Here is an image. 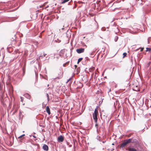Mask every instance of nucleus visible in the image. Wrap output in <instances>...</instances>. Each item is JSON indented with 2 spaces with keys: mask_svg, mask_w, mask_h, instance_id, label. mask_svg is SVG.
<instances>
[{
  "mask_svg": "<svg viewBox=\"0 0 151 151\" xmlns=\"http://www.w3.org/2000/svg\"><path fill=\"white\" fill-rule=\"evenodd\" d=\"M135 143L138 146H139V142L136 139H127L124 141V142L121 144L120 147L122 148L125 147L127 145L130 143Z\"/></svg>",
  "mask_w": 151,
  "mask_h": 151,
  "instance_id": "f257e3e1",
  "label": "nucleus"
},
{
  "mask_svg": "<svg viewBox=\"0 0 151 151\" xmlns=\"http://www.w3.org/2000/svg\"><path fill=\"white\" fill-rule=\"evenodd\" d=\"M98 114V108H96L94 110V113L93 114V119L95 121V122L96 123L97 122V115Z\"/></svg>",
  "mask_w": 151,
  "mask_h": 151,
  "instance_id": "f03ea898",
  "label": "nucleus"
},
{
  "mask_svg": "<svg viewBox=\"0 0 151 151\" xmlns=\"http://www.w3.org/2000/svg\"><path fill=\"white\" fill-rule=\"evenodd\" d=\"M64 139L63 136L60 135L58 137V141L59 142H63Z\"/></svg>",
  "mask_w": 151,
  "mask_h": 151,
  "instance_id": "7ed1b4c3",
  "label": "nucleus"
},
{
  "mask_svg": "<svg viewBox=\"0 0 151 151\" xmlns=\"http://www.w3.org/2000/svg\"><path fill=\"white\" fill-rule=\"evenodd\" d=\"M128 151H138L137 149L133 147H129L127 149Z\"/></svg>",
  "mask_w": 151,
  "mask_h": 151,
  "instance_id": "20e7f679",
  "label": "nucleus"
},
{
  "mask_svg": "<svg viewBox=\"0 0 151 151\" xmlns=\"http://www.w3.org/2000/svg\"><path fill=\"white\" fill-rule=\"evenodd\" d=\"M85 49L83 48H81L77 49L76 50L77 52L78 53H81L83 52L84 51Z\"/></svg>",
  "mask_w": 151,
  "mask_h": 151,
  "instance_id": "39448f33",
  "label": "nucleus"
},
{
  "mask_svg": "<svg viewBox=\"0 0 151 151\" xmlns=\"http://www.w3.org/2000/svg\"><path fill=\"white\" fill-rule=\"evenodd\" d=\"M43 149L44 150L47 151L48 150L49 148L47 145L45 144H44L43 146Z\"/></svg>",
  "mask_w": 151,
  "mask_h": 151,
  "instance_id": "423d86ee",
  "label": "nucleus"
},
{
  "mask_svg": "<svg viewBox=\"0 0 151 151\" xmlns=\"http://www.w3.org/2000/svg\"><path fill=\"white\" fill-rule=\"evenodd\" d=\"M46 111L47 112V113L50 115V109L48 106H47L46 107Z\"/></svg>",
  "mask_w": 151,
  "mask_h": 151,
  "instance_id": "0eeeda50",
  "label": "nucleus"
},
{
  "mask_svg": "<svg viewBox=\"0 0 151 151\" xmlns=\"http://www.w3.org/2000/svg\"><path fill=\"white\" fill-rule=\"evenodd\" d=\"M95 69V68L94 67H92L89 69V70L90 72H92L93 70H94Z\"/></svg>",
  "mask_w": 151,
  "mask_h": 151,
  "instance_id": "6e6552de",
  "label": "nucleus"
},
{
  "mask_svg": "<svg viewBox=\"0 0 151 151\" xmlns=\"http://www.w3.org/2000/svg\"><path fill=\"white\" fill-rule=\"evenodd\" d=\"M83 60L82 58H79L77 62V63L78 64Z\"/></svg>",
  "mask_w": 151,
  "mask_h": 151,
  "instance_id": "1a4fd4ad",
  "label": "nucleus"
},
{
  "mask_svg": "<svg viewBox=\"0 0 151 151\" xmlns=\"http://www.w3.org/2000/svg\"><path fill=\"white\" fill-rule=\"evenodd\" d=\"M127 55V54L126 52L124 53L123 54V58H124L125 57H126V56Z\"/></svg>",
  "mask_w": 151,
  "mask_h": 151,
  "instance_id": "9d476101",
  "label": "nucleus"
},
{
  "mask_svg": "<svg viewBox=\"0 0 151 151\" xmlns=\"http://www.w3.org/2000/svg\"><path fill=\"white\" fill-rule=\"evenodd\" d=\"M151 48H148V47H147L146 48V51H149V52H150L151 51Z\"/></svg>",
  "mask_w": 151,
  "mask_h": 151,
  "instance_id": "9b49d317",
  "label": "nucleus"
},
{
  "mask_svg": "<svg viewBox=\"0 0 151 151\" xmlns=\"http://www.w3.org/2000/svg\"><path fill=\"white\" fill-rule=\"evenodd\" d=\"M100 136H98L96 138L98 140H99L100 141H101L100 140Z\"/></svg>",
  "mask_w": 151,
  "mask_h": 151,
  "instance_id": "f8f14e48",
  "label": "nucleus"
},
{
  "mask_svg": "<svg viewBox=\"0 0 151 151\" xmlns=\"http://www.w3.org/2000/svg\"><path fill=\"white\" fill-rule=\"evenodd\" d=\"M151 63V62L150 61L147 65V67H148L149 66L150 64Z\"/></svg>",
  "mask_w": 151,
  "mask_h": 151,
  "instance_id": "ddd939ff",
  "label": "nucleus"
},
{
  "mask_svg": "<svg viewBox=\"0 0 151 151\" xmlns=\"http://www.w3.org/2000/svg\"><path fill=\"white\" fill-rule=\"evenodd\" d=\"M46 95H47V99L48 101H49V95L48 94H47Z\"/></svg>",
  "mask_w": 151,
  "mask_h": 151,
  "instance_id": "4468645a",
  "label": "nucleus"
},
{
  "mask_svg": "<svg viewBox=\"0 0 151 151\" xmlns=\"http://www.w3.org/2000/svg\"><path fill=\"white\" fill-rule=\"evenodd\" d=\"M24 135H25V134H23V135L20 136L19 137H18V138H22V137L24 136Z\"/></svg>",
  "mask_w": 151,
  "mask_h": 151,
  "instance_id": "2eb2a0df",
  "label": "nucleus"
},
{
  "mask_svg": "<svg viewBox=\"0 0 151 151\" xmlns=\"http://www.w3.org/2000/svg\"><path fill=\"white\" fill-rule=\"evenodd\" d=\"M20 98H21V102H23V97H20Z\"/></svg>",
  "mask_w": 151,
  "mask_h": 151,
  "instance_id": "dca6fc26",
  "label": "nucleus"
},
{
  "mask_svg": "<svg viewBox=\"0 0 151 151\" xmlns=\"http://www.w3.org/2000/svg\"><path fill=\"white\" fill-rule=\"evenodd\" d=\"M27 95L28 96V98H29V99H30V98H31L30 96L28 94H27Z\"/></svg>",
  "mask_w": 151,
  "mask_h": 151,
  "instance_id": "f3484780",
  "label": "nucleus"
},
{
  "mask_svg": "<svg viewBox=\"0 0 151 151\" xmlns=\"http://www.w3.org/2000/svg\"><path fill=\"white\" fill-rule=\"evenodd\" d=\"M132 135V134H130L128 135H127V136L128 137H130Z\"/></svg>",
  "mask_w": 151,
  "mask_h": 151,
  "instance_id": "a211bd4d",
  "label": "nucleus"
},
{
  "mask_svg": "<svg viewBox=\"0 0 151 151\" xmlns=\"http://www.w3.org/2000/svg\"><path fill=\"white\" fill-rule=\"evenodd\" d=\"M144 49V48H141V50H140V51H141V52Z\"/></svg>",
  "mask_w": 151,
  "mask_h": 151,
  "instance_id": "6ab92c4d",
  "label": "nucleus"
},
{
  "mask_svg": "<svg viewBox=\"0 0 151 151\" xmlns=\"http://www.w3.org/2000/svg\"><path fill=\"white\" fill-rule=\"evenodd\" d=\"M10 89H12V88H13V87L12 86H11V85H10Z\"/></svg>",
  "mask_w": 151,
  "mask_h": 151,
  "instance_id": "aec40b11",
  "label": "nucleus"
},
{
  "mask_svg": "<svg viewBox=\"0 0 151 151\" xmlns=\"http://www.w3.org/2000/svg\"><path fill=\"white\" fill-rule=\"evenodd\" d=\"M17 108H15V110H14V111H17Z\"/></svg>",
  "mask_w": 151,
  "mask_h": 151,
  "instance_id": "412c9836",
  "label": "nucleus"
},
{
  "mask_svg": "<svg viewBox=\"0 0 151 151\" xmlns=\"http://www.w3.org/2000/svg\"><path fill=\"white\" fill-rule=\"evenodd\" d=\"M46 55H47L46 54H44V56L45 57Z\"/></svg>",
  "mask_w": 151,
  "mask_h": 151,
  "instance_id": "4be33fe9",
  "label": "nucleus"
},
{
  "mask_svg": "<svg viewBox=\"0 0 151 151\" xmlns=\"http://www.w3.org/2000/svg\"><path fill=\"white\" fill-rule=\"evenodd\" d=\"M105 142H106V141H103L102 142L103 143H104Z\"/></svg>",
  "mask_w": 151,
  "mask_h": 151,
  "instance_id": "5701e85b",
  "label": "nucleus"
},
{
  "mask_svg": "<svg viewBox=\"0 0 151 151\" xmlns=\"http://www.w3.org/2000/svg\"><path fill=\"white\" fill-rule=\"evenodd\" d=\"M62 77H60V78H58V79H60V78H62Z\"/></svg>",
  "mask_w": 151,
  "mask_h": 151,
  "instance_id": "b1692460",
  "label": "nucleus"
},
{
  "mask_svg": "<svg viewBox=\"0 0 151 151\" xmlns=\"http://www.w3.org/2000/svg\"><path fill=\"white\" fill-rule=\"evenodd\" d=\"M33 137L34 138H36V137L35 136H34V135H33Z\"/></svg>",
  "mask_w": 151,
  "mask_h": 151,
  "instance_id": "393cba45",
  "label": "nucleus"
},
{
  "mask_svg": "<svg viewBox=\"0 0 151 151\" xmlns=\"http://www.w3.org/2000/svg\"><path fill=\"white\" fill-rule=\"evenodd\" d=\"M8 78L9 77V73H8Z\"/></svg>",
  "mask_w": 151,
  "mask_h": 151,
  "instance_id": "a878e982",
  "label": "nucleus"
},
{
  "mask_svg": "<svg viewBox=\"0 0 151 151\" xmlns=\"http://www.w3.org/2000/svg\"><path fill=\"white\" fill-rule=\"evenodd\" d=\"M98 125L97 124H96L95 125V126H97Z\"/></svg>",
  "mask_w": 151,
  "mask_h": 151,
  "instance_id": "bb28decb",
  "label": "nucleus"
},
{
  "mask_svg": "<svg viewBox=\"0 0 151 151\" xmlns=\"http://www.w3.org/2000/svg\"><path fill=\"white\" fill-rule=\"evenodd\" d=\"M150 60H151V55L150 56Z\"/></svg>",
  "mask_w": 151,
  "mask_h": 151,
  "instance_id": "cd10ccee",
  "label": "nucleus"
},
{
  "mask_svg": "<svg viewBox=\"0 0 151 151\" xmlns=\"http://www.w3.org/2000/svg\"><path fill=\"white\" fill-rule=\"evenodd\" d=\"M70 79H69V80H68V82L70 81Z\"/></svg>",
  "mask_w": 151,
  "mask_h": 151,
  "instance_id": "c85d7f7f",
  "label": "nucleus"
},
{
  "mask_svg": "<svg viewBox=\"0 0 151 151\" xmlns=\"http://www.w3.org/2000/svg\"><path fill=\"white\" fill-rule=\"evenodd\" d=\"M66 64V63H65V65H63L64 66H65V65Z\"/></svg>",
  "mask_w": 151,
  "mask_h": 151,
  "instance_id": "c756f323",
  "label": "nucleus"
},
{
  "mask_svg": "<svg viewBox=\"0 0 151 151\" xmlns=\"http://www.w3.org/2000/svg\"><path fill=\"white\" fill-rule=\"evenodd\" d=\"M75 66L76 68V67H77V65H75Z\"/></svg>",
  "mask_w": 151,
  "mask_h": 151,
  "instance_id": "7c9ffc66",
  "label": "nucleus"
},
{
  "mask_svg": "<svg viewBox=\"0 0 151 151\" xmlns=\"http://www.w3.org/2000/svg\"><path fill=\"white\" fill-rule=\"evenodd\" d=\"M8 52H9V50H8Z\"/></svg>",
  "mask_w": 151,
  "mask_h": 151,
  "instance_id": "2f4dec72",
  "label": "nucleus"
},
{
  "mask_svg": "<svg viewBox=\"0 0 151 151\" xmlns=\"http://www.w3.org/2000/svg\"><path fill=\"white\" fill-rule=\"evenodd\" d=\"M13 109H14V107H13Z\"/></svg>",
  "mask_w": 151,
  "mask_h": 151,
  "instance_id": "473e14b6",
  "label": "nucleus"
},
{
  "mask_svg": "<svg viewBox=\"0 0 151 151\" xmlns=\"http://www.w3.org/2000/svg\"><path fill=\"white\" fill-rule=\"evenodd\" d=\"M71 145H70V147H71Z\"/></svg>",
  "mask_w": 151,
  "mask_h": 151,
  "instance_id": "72a5a7b5",
  "label": "nucleus"
},
{
  "mask_svg": "<svg viewBox=\"0 0 151 151\" xmlns=\"http://www.w3.org/2000/svg\"><path fill=\"white\" fill-rule=\"evenodd\" d=\"M12 97L14 98V96L13 95H12Z\"/></svg>",
  "mask_w": 151,
  "mask_h": 151,
  "instance_id": "f704fd0d",
  "label": "nucleus"
},
{
  "mask_svg": "<svg viewBox=\"0 0 151 151\" xmlns=\"http://www.w3.org/2000/svg\"><path fill=\"white\" fill-rule=\"evenodd\" d=\"M98 1V2H99V1Z\"/></svg>",
  "mask_w": 151,
  "mask_h": 151,
  "instance_id": "c9c22d12",
  "label": "nucleus"
},
{
  "mask_svg": "<svg viewBox=\"0 0 151 151\" xmlns=\"http://www.w3.org/2000/svg\"><path fill=\"white\" fill-rule=\"evenodd\" d=\"M98 1V2H99V1Z\"/></svg>",
  "mask_w": 151,
  "mask_h": 151,
  "instance_id": "e433bc0d",
  "label": "nucleus"
}]
</instances>
